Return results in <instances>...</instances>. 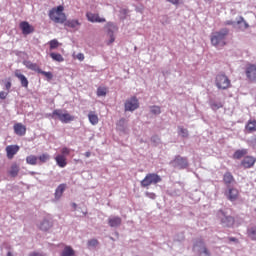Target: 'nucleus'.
<instances>
[{"instance_id":"31","label":"nucleus","mask_w":256,"mask_h":256,"mask_svg":"<svg viewBox=\"0 0 256 256\" xmlns=\"http://www.w3.org/2000/svg\"><path fill=\"white\" fill-rule=\"evenodd\" d=\"M50 57L53 59V61H57L58 63H63V61H65V58H63V56L59 53L52 52L50 53Z\"/></svg>"},{"instance_id":"57","label":"nucleus","mask_w":256,"mask_h":256,"mask_svg":"<svg viewBox=\"0 0 256 256\" xmlns=\"http://www.w3.org/2000/svg\"><path fill=\"white\" fill-rule=\"evenodd\" d=\"M72 206L74 207V209L77 207L76 203H73Z\"/></svg>"},{"instance_id":"55","label":"nucleus","mask_w":256,"mask_h":256,"mask_svg":"<svg viewBox=\"0 0 256 256\" xmlns=\"http://www.w3.org/2000/svg\"><path fill=\"white\" fill-rule=\"evenodd\" d=\"M230 241H237V238L231 237V238H230Z\"/></svg>"},{"instance_id":"58","label":"nucleus","mask_w":256,"mask_h":256,"mask_svg":"<svg viewBox=\"0 0 256 256\" xmlns=\"http://www.w3.org/2000/svg\"><path fill=\"white\" fill-rule=\"evenodd\" d=\"M30 175H35V172H30Z\"/></svg>"},{"instance_id":"4","label":"nucleus","mask_w":256,"mask_h":256,"mask_svg":"<svg viewBox=\"0 0 256 256\" xmlns=\"http://www.w3.org/2000/svg\"><path fill=\"white\" fill-rule=\"evenodd\" d=\"M157 183H161V176L155 173H149L141 181V187H149V185H157Z\"/></svg>"},{"instance_id":"28","label":"nucleus","mask_w":256,"mask_h":256,"mask_svg":"<svg viewBox=\"0 0 256 256\" xmlns=\"http://www.w3.org/2000/svg\"><path fill=\"white\" fill-rule=\"evenodd\" d=\"M88 119H89V122L91 123V125H97V123H99V116H97V114H95V112H90L88 114Z\"/></svg>"},{"instance_id":"30","label":"nucleus","mask_w":256,"mask_h":256,"mask_svg":"<svg viewBox=\"0 0 256 256\" xmlns=\"http://www.w3.org/2000/svg\"><path fill=\"white\" fill-rule=\"evenodd\" d=\"M75 119V117L71 116V114L64 112V114H62V119H60L61 123H71V121H73Z\"/></svg>"},{"instance_id":"46","label":"nucleus","mask_w":256,"mask_h":256,"mask_svg":"<svg viewBox=\"0 0 256 256\" xmlns=\"http://www.w3.org/2000/svg\"><path fill=\"white\" fill-rule=\"evenodd\" d=\"M151 141L154 143V145H159V143H161V138H159V136H153Z\"/></svg>"},{"instance_id":"12","label":"nucleus","mask_w":256,"mask_h":256,"mask_svg":"<svg viewBox=\"0 0 256 256\" xmlns=\"http://www.w3.org/2000/svg\"><path fill=\"white\" fill-rule=\"evenodd\" d=\"M20 29H21L23 35H31V33H33L35 31L33 26H31V24H29V22H27V21L20 23Z\"/></svg>"},{"instance_id":"52","label":"nucleus","mask_w":256,"mask_h":256,"mask_svg":"<svg viewBox=\"0 0 256 256\" xmlns=\"http://www.w3.org/2000/svg\"><path fill=\"white\" fill-rule=\"evenodd\" d=\"M168 3H172V5H179L180 1L179 0H167Z\"/></svg>"},{"instance_id":"47","label":"nucleus","mask_w":256,"mask_h":256,"mask_svg":"<svg viewBox=\"0 0 256 256\" xmlns=\"http://www.w3.org/2000/svg\"><path fill=\"white\" fill-rule=\"evenodd\" d=\"M26 67H28V69H32L33 71H35V69H37V64H33L31 62H27L26 63Z\"/></svg>"},{"instance_id":"38","label":"nucleus","mask_w":256,"mask_h":256,"mask_svg":"<svg viewBox=\"0 0 256 256\" xmlns=\"http://www.w3.org/2000/svg\"><path fill=\"white\" fill-rule=\"evenodd\" d=\"M150 113H152V115H161V107L159 106H150Z\"/></svg>"},{"instance_id":"53","label":"nucleus","mask_w":256,"mask_h":256,"mask_svg":"<svg viewBox=\"0 0 256 256\" xmlns=\"http://www.w3.org/2000/svg\"><path fill=\"white\" fill-rule=\"evenodd\" d=\"M5 89H6V91H9V89H11V82H7L5 84Z\"/></svg>"},{"instance_id":"45","label":"nucleus","mask_w":256,"mask_h":256,"mask_svg":"<svg viewBox=\"0 0 256 256\" xmlns=\"http://www.w3.org/2000/svg\"><path fill=\"white\" fill-rule=\"evenodd\" d=\"M61 153H62L61 155H63V157H65L71 153V149L64 147L61 149Z\"/></svg>"},{"instance_id":"17","label":"nucleus","mask_w":256,"mask_h":256,"mask_svg":"<svg viewBox=\"0 0 256 256\" xmlns=\"http://www.w3.org/2000/svg\"><path fill=\"white\" fill-rule=\"evenodd\" d=\"M255 158L253 156H246L242 162L241 165L244 166L245 169H251L255 165Z\"/></svg>"},{"instance_id":"1","label":"nucleus","mask_w":256,"mask_h":256,"mask_svg":"<svg viewBox=\"0 0 256 256\" xmlns=\"http://www.w3.org/2000/svg\"><path fill=\"white\" fill-rule=\"evenodd\" d=\"M229 35V29L222 28L219 31L211 34V44L214 47H225L227 36Z\"/></svg>"},{"instance_id":"34","label":"nucleus","mask_w":256,"mask_h":256,"mask_svg":"<svg viewBox=\"0 0 256 256\" xmlns=\"http://www.w3.org/2000/svg\"><path fill=\"white\" fill-rule=\"evenodd\" d=\"M178 135H180V137L187 138L189 137V130L183 128L182 126H178Z\"/></svg>"},{"instance_id":"49","label":"nucleus","mask_w":256,"mask_h":256,"mask_svg":"<svg viewBox=\"0 0 256 256\" xmlns=\"http://www.w3.org/2000/svg\"><path fill=\"white\" fill-rule=\"evenodd\" d=\"M76 59H78V61H84L85 60V55L83 53H78L76 55Z\"/></svg>"},{"instance_id":"40","label":"nucleus","mask_w":256,"mask_h":256,"mask_svg":"<svg viewBox=\"0 0 256 256\" xmlns=\"http://www.w3.org/2000/svg\"><path fill=\"white\" fill-rule=\"evenodd\" d=\"M38 159L41 163H47V161H49V159H51V156L48 153H44V154L40 155L38 157Z\"/></svg>"},{"instance_id":"23","label":"nucleus","mask_w":256,"mask_h":256,"mask_svg":"<svg viewBox=\"0 0 256 256\" xmlns=\"http://www.w3.org/2000/svg\"><path fill=\"white\" fill-rule=\"evenodd\" d=\"M226 196L228 197L229 201H235L237 197H239V191L235 188H229L228 192H226Z\"/></svg>"},{"instance_id":"14","label":"nucleus","mask_w":256,"mask_h":256,"mask_svg":"<svg viewBox=\"0 0 256 256\" xmlns=\"http://www.w3.org/2000/svg\"><path fill=\"white\" fill-rule=\"evenodd\" d=\"M6 153L8 159H13L17 153H19V146L18 145H9L6 147Z\"/></svg>"},{"instance_id":"35","label":"nucleus","mask_w":256,"mask_h":256,"mask_svg":"<svg viewBox=\"0 0 256 256\" xmlns=\"http://www.w3.org/2000/svg\"><path fill=\"white\" fill-rule=\"evenodd\" d=\"M37 156L35 155H30L26 157V163L28 165H37Z\"/></svg>"},{"instance_id":"20","label":"nucleus","mask_w":256,"mask_h":256,"mask_svg":"<svg viewBox=\"0 0 256 256\" xmlns=\"http://www.w3.org/2000/svg\"><path fill=\"white\" fill-rule=\"evenodd\" d=\"M15 77H17V79H19L22 87H24L25 89H27V87H29V80H27V77H25V75L21 74L19 71H16Z\"/></svg>"},{"instance_id":"36","label":"nucleus","mask_w":256,"mask_h":256,"mask_svg":"<svg viewBox=\"0 0 256 256\" xmlns=\"http://www.w3.org/2000/svg\"><path fill=\"white\" fill-rule=\"evenodd\" d=\"M246 129L251 133L256 131V120L248 122Z\"/></svg>"},{"instance_id":"27","label":"nucleus","mask_w":256,"mask_h":256,"mask_svg":"<svg viewBox=\"0 0 256 256\" xmlns=\"http://www.w3.org/2000/svg\"><path fill=\"white\" fill-rule=\"evenodd\" d=\"M60 256H75V250L71 246H65Z\"/></svg>"},{"instance_id":"5","label":"nucleus","mask_w":256,"mask_h":256,"mask_svg":"<svg viewBox=\"0 0 256 256\" xmlns=\"http://www.w3.org/2000/svg\"><path fill=\"white\" fill-rule=\"evenodd\" d=\"M217 215H218L223 227H233V225L235 223V218H233L232 216H229L227 214V212H225L223 210H219Z\"/></svg>"},{"instance_id":"41","label":"nucleus","mask_w":256,"mask_h":256,"mask_svg":"<svg viewBox=\"0 0 256 256\" xmlns=\"http://www.w3.org/2000/svg\"><path fill=\"white\" fill-rule=\"evenodd\" d=\"M105 95H107V88L98 87V89H97V96L98 97H105Z\"/></svg>"},{"instance_id":"51","label":"nucleus","mask_w":256,"mask_h":256,"mask_svg":"<svg viewBox=\"0 0 256 256\" xmlns=\"http://www.w3.org/2000/svg\"><path fill=\"white\" fill-rule=\"evenodd\" d=\"M146 197H149V199H155L157 196L155 195V193L146 192Z\"/></svg>"},{"instance_id":"24","label":"nucleus","mask_w":256,"mask_h":256,"mask_svg":"<svg viewBox=\"0 0 256 256\" xmlns=\"http://www.w3.org/2000/svg\"><path fill=\"white\" fill-rule=\"evenodd\" d=\"M64 113H65V111H63L61 109H56L52 113L48 114V117H51L52 119H59V121H61Z\"/></svg>"},{"instance_id":"3","label":"nucleus","mask_w":256,"mask_h":256,"mask_svg":"<svg viewBox=\"0 0 256 256\" xmlns=\"http://www.w3.org/2000/svg\"><path fill=\"white\" fill-rule=\"evenodd\" d=\"M215 84L218 89L225 91L231 87V80L225 74H218L215 79Z\"/></svg>"},{"instance_id":"39","label":"nucleus","mask_w":256,"mask_h":256,"mask_svg":"<svg viewBox=\"0 0 256 256\" xmlns=\"http://www.w3.org/2000/svg\"><path fill=\"white\" fill-rule=\"evenodd\" d=\"M248 237H250L252 241H256V227L248 229Z\"/></svg>"},{"instance_id":"13","label":"nucleus","mask_w":256,"mask_h":256,"mask_svg":"<svg viewBox=\"0 0 256 256\" xmlns=\"http://www.w3.org/2000/svg\"><path fill=\"white\" fill-rule=\"evenodd\" d=\"M236 29H239L240 31H245V29H249V23L245 21V18L243 16H239L236 18Z\"/></svg>"},{"instance_id":"48","label":"nucleus","mask_w":256,"mask_h":256,"mask_svg":"<svg viewBox=\"0 0 256 256\" xmlns=\"http://www.w3.org/2000/svg\"><path fill=\"white\" fill-rule=\"evenodd\" d=\"M28 256H47V255L43 252H31L29 253Z\"/></svg>"},{"instance_id":"7","label":"nucleus","mask_w":256,"mask_h":256,"mask_svg":"<svg viewBox=\"0 0 256 256\" xmlns=\"http://www.w3.org/2000/svg\"><path fill=\"white\" fill-rule=\"evenodd\" d=\"M194 253H197L199 256H211L203 240H197L193 246Z\"/></svg>"},{"instance_id":"11","label":"nucleus","mask_w":256,"mask_h":256,"mask_svg":"<svg viewBox=\"0 0 256 256\" xmlns=\"http://www.w3.org/2000/svg\"><path fill=\"white\" fill-rule=\"evenodd\" d=\"M86 17L90 23H105L107 21L105 18L99 17V14L88 12Z\"/></svg>"},{"instance_id":"44","label":"nucleus","mask_w":256,"mask_h":256,"mask_svg":"<svg viewBox=\"0 0 256 256\" xmlns=\"http://www.w3.org/2000/svg\"><path fill=\"white\" fill-rule=\"evenodd\" d=\"M224 25H232V27H233L234 29H237V23H236V21H233V20H227V21H225V22H224Z\"/></svg>"},{"instance_id":"50","label":"nucleus","mask_w":256,"mask_h":256,"mask_svg":"<svg viewBox=\"0 0 256 256\" xmlns=\"http://www.w3.org/2000/svg\"><path fill=\"white\" fill-rule=\"evenodd\" d=\"M7 95H9V92L1 91L0 92V99H7Z\"/></svg>"},{"instance_id":"33","label":"nucleus","mask_w":256,"mask_h":256,"mask_svg":"<svg viewBox=\"0 0 256 256\" xmlns=\"http://www.w3.org/2000/svg\"><path fill=\"white\" fill-rule=\"evenodd\" d=\"M245 155H247V149H241V150H237L234 153V159H241L243 157H245Z\"/></svg>"},{"instance_id":"32","label":"nucleus","mask_w":256,"mask_h":256,"mask_svg":"<svg viewBox=\"0 0 256 256\" xmlns=\"http://www.w3.org/2000/svg\"><path fill=\"white\" fill-rule=\"evenodd\" d=\"M40 229L41 231H49L51 229V222L49 220L45 219L40 223Z\"/></svg>"},{"instance_id":"16","label":"nucleus","mask_w":256,"mask_h":256,"mask_svg":"<svg viewBox=\"0 0 256 256\" xmlns=\"http://www.w3.org/2000/svg\"><path fill=\"white\" fill-rule=\"evenodd\" d=\"M14 133L19 137H23L25 136V133H27V127L21 123H16L14 125Z\"/></svg>"},{"instance_id":"6","label":"nucleus","mask_w":256,"mask_h":256,"mask_svg":"<svg viewBox=\"0 0 256 256\" xmlns=\"http://www.w3.org/2000/svg\"><path fill=\"white\" fill-rule=\"evenodd\" d=\"M118 29L119 28L117 27V25H115V23L113 22H108L105 25L106 33L110 38L109 41L107 42V45H111L112 43H115V33H117Z\"/></svg>"},{"instance_id":"37","label":"nucleus","mask_w":256,"mask_h":256,"mask_svg":"<svg viewBox=\"0 0 256 256\" xmlns=\"http://www.w3.org/2000/svg\"><path fill=\"white\" fill-rule=\"evenodd\" d=\"M97 245H99V241L97 239H91L87 242L88 249H95Z\"/></svg>"},{"instance_id":"10","label":"nucleus","mask_w":256,"mask_h":256,"mask_svg":"<svg viewBox=\"0 0 256 256\" xmlns=\"http://www.w3.org/2000/svg\"><path fill=\"white\" fill-rule=\"evenodd\" d=\"M121 223H123V219L119 216L112 215L108 218V225L112 227V229L121 227Z\"/></svg>"},{"instance_id":"2","label":"nucleus","mask_w":256,"mask_h":256,"mask_svg":"<svg viewBox=\"0 0 256 256\" xmlns=\"http://www.w3.org/2000/svg\"><path fill=\"white\" fill-rule=\"evenodd\" d=\"M63 9L64 8L61 5L57 8H52L48 14L51 21L63 25V23L67 21V16L65 15V13H63Z\"/></svg>"},{"instance_id":"42","label":"nucleus","mask_w":256,"mask_h":256,"mask_svg":"<svg viewBox=\"0 0 256 256\" xmlns=\"http://www.w3.org/2000/svg\"><path fill=\"white\" fill-rule=\"evenodd\" d=\"M39 73H41V75H44V77L48 80L51 81V79H53V73L51 72H45L43 70H39Z\"/></svg>"},{"instance_id":"18","label":"nucleus","mask_w":256,"mask_h":256,"mask_svg":"<svg viewBox=\"0 0 256 256\" xmlns=\"http://www.w3.org/2000/svg\"><path fill=\"white\" fill-rule=\"evenodd\" d=\"M246 75L250 81H255L256 79V66L250 65L246 69Z\"/></svg>"},{"instance_id":"26","label":"nucleus","mask_w":256,"mask_h":256,"mask_svg":"<svg viewBox=\"0 0 256 256\" xmlns=\"http://www.w3.org/2000/svg\"><path fill=\"white\" fill-rule=\"evenodd\" d=\"M223 181H224L225 185H227V187H229V185H231V183H233V181H235V178H233V174H231L230 172H226L224 174Z\"/></svg>"},{"instance_id":"43","label":"nucleus","mask_w":256,"mask_h":256,"mask_svg":"<svg viewBox=\"0 0 256 256\" xmlns=\"http://www.w3.org/2000/svg\"><path fill=\"white\" fill-rule=\"evenodd\" d=\"M50 49H57L59 47V41L57 39H53L49 42Z\"/></svg>"},{"instance_id":"25","label":"nucleus","mask_w":256,"mask_h":256,"mask_svg":"<svg viewBox=\"0 0 256 256\" xmlns=\"http://www.w3.org/2000/svg\"><path fill=\"white\" fill-rule=\"evenodd\" d=\"M125 123H126L125 118H121L117 122L116 126H117L118 131H121L122 133H127V126L125 125Z\"/></svg>"},{"instance_id":"15","label":"nucleus","mask_w":256,"mask_h":256,"mask_svg":"<svg viewBox=\"0 0 256 256\" xmlns=\"http://www.w3.org/2000/svg\"><path fill=\"white\" fill-rule=\"evenodd\" d=\"M65 189H67V184H60L54 193V201H59L61 197H63V193H65Z\"/></svg>"},{"instance_id":"22","label":"nucleus","mask_w":256,"mask_h":256,"mask_svg":"<svg viewBox=\"0 0 256 256\" xmlns=\"http://www.w3.org/2000/svg\"><path fill=\"white\" fill-rule=\"evenodd\" d=\"M208 105L212 111H219V109H222L223 107V102L210 99Z\"/></svg>"},{"instance_id":"19","label":"nucleus","mask_w":256,"mask_h":256,"mask_svg":"<svg viewBox=\"0 0 256 256\" xmlns=\"http://www.w3.org/2000/svg\"><path fill=\"white\" fill-rule=\"evenodd\" d=\"M20 170H21V168L18 166V164L17 163H13L10 166V169L8 170V175H10V177L15 179V177H17V175H19V171Z\"/></svg>"},{"instance_id":"54","label":"nucleus","mask_w":256,"mask_h":256,"mask_svg":"<svg viewBox=\"0 0 256 256\" xmlns=\"http://www.w3.org/2000/svg\"><path fill=\"white\" fill-rule=\"evenodd\" d=\"M84 155H85V157L89 158V157H91V152H86Z\"/></svg>"},{"instance_id":"9","label":"nucleus","mask_w":256,"mask_h":256,"mask_svg":"<svg viewBox=\"0 0 256 256\" xmlns=\"http://www.w3.org/2000/svg\"><path fill=\"white\" fill-rule=\"evenodd\" d=\"M139 109V100L136 97H132L125 102V111H135Z\"/></svg>"},{"instance_id":"21","label":"nucleus","mask_w":256,"mask_h":256,"mask_svg":"<svg viewBox=\"0 0 256 256\" xmlns=\"http://www.w3.org/2000/svg\"><path fill=\"white\" fill-rule=\"evenodd\" d=\"M55 161H56V165H58V167H60L61 169H64V167H67V158H65V156L58 154L55 157Z\"/></svg>"},{"instance_id":"29","label":"nucleus","mask_w":256,"mask_h":256,"mask_svg":"<svg viewBox=\"0 0 256 256\" xmlns=\"http://www.w3.org/2000/svg\"><path fill=\"white\" fill-rule=\"evenodd\" d=\"M81 23H79V20H66L65 21V26L70 27V29H75L76 27H79Z\"/></svg>"},{"instance_id":"56","label":"nucleus","mask_w":256,"mask_h":256,"mask_svg":"<svg viewBox=\"0 0 256 256\" xmlns=\"http://www.w3.org/2000/svg\"><path fill=\"white\" fill-rule=\"evenodd\" d=\"M6 256H13V253L8 252Z\"/></svg>"},{"instance_id":"8","label":"nucleus","mask_w":256,"mask_h":256,"mask_svg":"<svg viewBox=\"0 0 256 256\" xmlns=\"http://www.w3.org/2000/svg\"><path fill=\"white\" fill-rule=\"evenodd\" d=\"M170 165L175 167V169H187V167H189V161L185 157L176 156L174 160L170 162Z\"/></svg>"}]
</instances>
